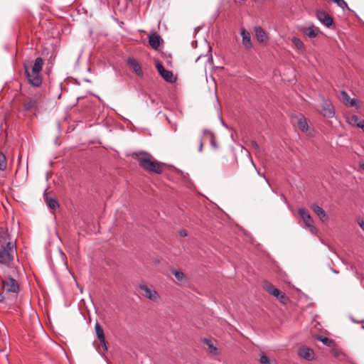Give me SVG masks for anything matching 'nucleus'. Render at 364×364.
Here are the masks:
<instances>
[{
	"label": "nucleus",
	"instance_id": "3",
	"mask_svg": "<svg viewBox=\"0 0 364 364\" xmlns=\"http://www.w3.org/2000/svg\"><path fill=\"white\" fill-rule=\"evenodd\" d=\"M16 253L15 245L12 242H6V245H2L0 247V262L9 265L13 262Z\"/></svg>",
	"mask_w": 364,
	"mask_h": 364
},
{
	"label": "nucleus",
	"instance_id": "27",
	"mask_svg": "<svg viewBox=\"0 0 364 364\" xmlns=\"http://www.w3.org/2000/svg\"><path fill=\"white\" fill-rule=\"evenodd\" d=\"M359 117L357 115L355 114H350L346 117V121L347 122L352 125L356 127L358 122Z\"/></svg>",
	"mask_w": 364,
	"mask_h": 364
},
{
	"label": "nucleus",
	"instance_id": "23",
	"mask_svg": "<svg viewBox=\"0 0 364 364\" xmlns=\"http://www.w3.org/2000/svg\"><path fill=\"white\" fill-rule=\"evenodd\" d=\"M316 338L318 341L322 342L326 346L332 347V346H334V341L332 340V339H330V338H328L327 337H323V336H316Z\"/></svg>",
	"mask_w": 364,
	"mask_h": 364
},
{
	"label": "nucleus",
	"instance_id": "38",
	"mask_svg": "<svg viewBox=\"0 0 364 364\" xmlns=\"http://www.w3.org/2000/svg\"><path fill=\"white\" fill-rule=\"evenodd\" d=\"M203 150V141L202 139L200 140L199 141V149H198V151H202Z\"/></svg>",
	"mask_w": 364,
	"mask_h": 364
},
{
	"label": "nucleus",
	"instance_id": "39",
	"mask_svg": "<svg viewBox=\"0 0 364 364\" xmlns=\"http://www.w3.org/2000/svg\"><path fill=\"white\" fill-rule=\"evenodd\" d=\"M4 299H5L4 296L0 293V303L4 302Z\"/></svg>",
	"mask_w": 364,
	"mask_h": 364
},
{
	"label": "nucleus",
	"instance_id": "20",
	"mask_svg": "<svg viewBox=\"0 0 364 364\" xmlns=\"http://www.w3.org/2000/svg\"><path fill=\"white\" fill-rule=\"evenodd\" d=\"M44 200L48 207L52 210H55L59 207L58 201L53 198L48 197L46 193H44Z\"/></svg>",
	"mask_w": 364,
	"mask_h": 364
},
{
	"label": "nucleus",
	"instance_id": "35",
	"mask_svg": "<svg viewBox=\"0 0 364 364\" xmlns=\"http://www.w3.org/2000/svg\"><path fill=\"white\" fill-rule=\"evenodd\" d=\"M9 237V235L5 233L3 235L0 236V242H6V238Z\"/></svg>",
	"mask_w": 364,
	"mask_h": 364
},
{
	"label": "nucleus",
	"instance_id": "37",
	"mask_svg": "<svg viewBox=\"0 0 364 364\" xmlns=\"http://www.w3.org/2000/svg\"><path fill=\"white\" fill-rule=\"evenodd\" d=\"M251 144H252V146L254 147L255 149H258L259 148V145L257 144V143L255 141H252L251 142Z\"/></svg>",
	"mask_w": 364,
	"mask_h": 364
},
{
	"label": "nucleus",
	"instance_id": "6",
	"mask_svg": "<svg viewBox=\"0 0 364 364\" xmlns=\"http://www.w3.org/2000/svg\"><path fill=\"white\" fill-rule=\"evenodd\" d=\"M156 68L160 75L168 82H175L176 77L173 76L172 71L166 70L159 60L155 61Z\"/></svg>",
	"mask_w": 364,
	"mask_h": 364
},
{
	"label": "nucleus",
	"instance_id": "4",
	"mask_svg": "<svg viewBox=\"0 0 364 364\" xmlns=\"http://www.w3.org/2000/svg\"><path fill=\"white\" fill-rule=\"evenodd\" d=\"M1 288L6 293L18 294L19 291V284L17 280L11 276H6L1 279Z\"/></svg>",
	"mask_w": 364,
	"mask_h": 364
},
{
	"label": "nucleus",
	"instance_id": "11",
	"mask_svg": "<svg viewBox=\"0 0 364 364\" xmlns=\"http://www.w3.org/2000/svg\"><path fill=\"white\" fill-rule=\"evenodd\" d=\"M292 122L296 124L299 129L304 132H307L309 129L306 119L301 114L294 117L292 118Z\"/></svg>",
	"mask_w": 364,
	"mask_h": 364
},
{
	"label": "nucleus",
	"instance_id": "7",
	"mask_svg": "<svg viewBox=\"0 0 364 364\" xmlns=\"http://www.w3.org/2000/svg\"><path fill=\"white\" fill-rule=\"evenodd\" d=\"M139 289L144 291V296L149 300L157 302L160 299L159 293L153 289H151L146 284H140L139 286Z\"/></svg>",
	"mask_w": 364,
	"mask_h": 364
},
{
	"label": "nucleus",
	"instance_id": "26",
	"mask_svg": "<svg viewBox=\"0 0 364 364\" xmlns=\"http://www.w3.org/2000/svg\"><path fill=\"white\" fill-rule=\"evenodd\" d=\"M171 273L175 276L177 280L181 282L186 279V274L181 270L171 269Z\"/></svg>",
	"mask_w": 364,
	"mask_h": 364
},
{
	"label": "nucleus",
	"instance_id": "16",
	"mask_svg": "<svg viewBox=\"0 0 364 364\" xmlns=\"http://www.w3.org/2000/svg\"><path fill=\"white\" fill-rule=\"evenodd\" d=\"M311 208L312 210L317 215V216L322 221H325L327 220V215L325 212V210L321 208L319 205H318L316 203H313L311 205Z\"/></svg>",
	"mask_w": 364,
	"mask_h": 364
},
{
	"label": "nucleus",
	"instance_id": "1",
	"mask_svg": "<svg viewBox=\"0 0 364 364\" xmlns=\"http://www.w3.org/2000/svg\"><path fill=\"white\" fill-rule=\"evenodd\" d=\"M132 156L144 170L158 174L162 173L161 164L155 160L149 153L146 151L134 152L132 154Z\"/></svg>",
	"mask_w": 364,
	"mask_h": 364
},
{
	"label": "nucleus",
	"instance_id": "17",
	"mask_svg": "<svg viewBox=\"0 0 364 364\" xmlns=\"http://www.w3.org/2000/svg\"><path fill=\"white\" fill-rule=\"evenodd\" d=\"M24 110L26 112H36L38 109V103L35 100H28L23 103Z\"/></svg>",
	"mask_w": 364,
	"mask_h": 364
},
{
	"label": "nucleus",
	"instance_id": "28",
	"mask_svg": "<svg viewBox=\"0 0 364 364\" xmlns=\"http://www.w3.org/2000/svg\"><path fill=\"white\" fill-rule=\"evenodd\" d=\"M7 162L5 155L0 151V171H4L6 168Z\"/></svg>",
	"mask_w": 364,
	"mask_h": 364
},
{
	"label": "nucleus",
	"instance_id": "31",
	"mask_svg": "<svg viewBox=\"0 0 364 364\" xmlns=\"http://www.w3.org/2000/svg\"><path fill=\"white\" fill-rule=\"evenodd\" d=\"M335 4H336L339 7L344 9L346 8L348 9V4L344 0H332Z\"/></svg>",
	"mask_w": 364,
	"mask_h": 364
},
{
	"label": "nucleus",
	"instance_id": "42",
	"mask_svg": "<svg viewBox=\"0 0 364 364\" xmlns=\"http://www.w3.org/2000/svg\"><path fill=\"white\" fill-rule=\"evenodd\" d=\"M360 167L362 169H364V163H363V164H360Z\"/></svg>",
	"mask_w": 364,
	"mask_h": 364
},
{
	"label": "nucleus",
	"instance_id": "10",
	"mask_svg": "<svg viewBox=\"0 0 364 364\" xmlns=\"http://www.w3.org/2000/svg\"><path fill=\"white\" fill-rule=\"evenodd\" d=\"M321 113L323 114V116L328 118H331L334 116L335 111L331 102L328 100H324L323 102L321 105Z\"/></svg>",
	"mask_w": 364,
	"mask_h": 364
},
{
	"label": "nucleus",
	"instance_id": "14",
	"mask_svg": "<svg viewBox=\"0 0 364 364\" xmlns=\"http://www.w3.org/2000/svg\"><path fill=\"white\" fill-rule=\"evenodd\" d=\"M301 31L309 38H316L320 33L319 28L314 26H304L301 28Z\"/></svg>",
	"mask_w": 364,
	"mask_h": 364
},
{
	"label": "nucleus",
	"instance_id": "12",
	"mask_svg": "<svg viewBox=\"0 0 364 364\" xmlns=\"http://www.w3.org/2000/svg\"><path fill=\"white\" fill-rule=\"evenodd\" d=\"M127 65L132 69L137 76L142 77L143 71L138 60L134 58H129L127 59Z\"/></svg>",
	"mask_w": 364,
	"mask_h": 364
},
{
	"label": "nucleus",
	"instance_id": "41",
	"mask_svg": "<svg viewBox=\"0 0 364 364\" xmlns=\"http://www.w3.org/2000/svg\"><path fill=\"white\" fill-rule=\"evenodd\" d=\"M102 346L104 348L105 350H107V346H106V342L105 341H104V343H100Z\"/></svg>",
	"mask_w": 364,
	"mask_h": 364
},
{
	"label": "nucleus",
	"instance_id": "30",
	"mask_svg": "<svg viewBox=\"0 0 364 364\" xmlns=\"http://www.w3.org/2000/svg\"><path fill=\"white\" fill-rule=\"evenodd\" d=\"M259 362L261 364H272L269 358L264 353L259 354Z\"/></svg>",
	"mask_w": 364,
	"mask_h": 364
},
{
	"label": "nucleus",
	"instance_id": "5",
	"mask_svg": "<svg viewBox=\"0 0 364 364\" xmlns=\"http://www.w3.org/2000/svg\"><path fill=\"white\" fill-rule=\"evenodd\" d=\"M299 213L301 217L305 227L307 228L312 234H316L317 232L316 228L314 225V220L311 218L309 212L304 208H299Z\"/></svg>",
	"mask_w": 364,
	"mask_h": 364
},
{
	"label": "nucleus",
	"instance_id": "43",
	"mask_svg": "<svg viewBox=\"0 0 364 364\" xmlns=\"http://www.w3.org/2000/svg\"><path fill=\"white\" fill-rule=\"evenodd\" d=\"M128 1H130V2L132 1V0H128Z\"/></svg>",
	"mask_w": 364,
	"mask_h": 364
},
{
	"label": "nucleus",
	"instance_id": "32",
	"mask_svg": "<svg viewBox=\"0 0 364 364\" xmlns=\"http://www.w3.org/2000/svg\"><path fill=\"white\" fill-rule=\"evenodd\" d=\"M204 133L205 134H208L210 136V144L211 145L214 147V148H217V145H216V143L215 141V139H214V134L213 132H211L210 131H207V130H204Z\"/></svg>",
	"mask_w": 364,
	"mask_h": 364
},
{
	"label": "nucleus",
	"instance_id": "29",
	"mask_svg": "<svg viewBox=\"0 0 364 364\" xmlns=\"http://www.w3.org/2000/svg\"><path fill=\"white\" fill-rule=\"evenodd\" d=\"M277 298L284 304H287L289 301V298L282 291L280 292V294Z\"/></svg>",
	"mask_w": 364,
	"mask_h": 364
},
{
	"label": "nucleus",
	"instance_id": "9",
	"mask_svg": "<svg viewBox=\"0 0 364 364\" xmlns=\"http://www.w3.org/2000/svg\"><path fill=\"white\" fill-rule=\"evenodd\" d=\"M240 36H242V44L243 47L247 50L251 49L252 43L251 41V36L250 32L244 27L240 28Z\"/></svg>",
	"mask_w": 364,
	"mask_h": 364
},
{
	"label": "nucleus",
	"instance_id": "24",
	"mask_svg": "<svg viewBox=\"0 0 364 364\" xmlns=\"http://www.w3.org/2000/svg\"><path fill=\"white\" fill-rule=\"evenodd\" d=\"M291 41L299 50L301 52L305 51V46L299 38L293 37Z\"/></svg>",
	"mask_w": 364,
	"mask_h": 364
},
{
	"label": "nucleus",
	"instance_id": "2",
	"mask_svg": "<svg viewBox=\"0 0 364 364\" xmlns=\"http://www.w3.org/2000/svg\"><path fill=\"white\" fill-rule=\"evenodd\" d=\"M44 61L42 58H36L34 64L29 70L28 65L24 64L25 74L29 84L36 87H39L43 82L41 71Z\"/></svg>",
	"mask_w": 364,
	"mask_h": 364
},
{
	"label": "nucleus",
	"instance_id": "33",
	"mask_svg": "<svg viewBox=\"0 0 364 364\" xmlns=\"http://www.w3.org/2000/svg\"><path fill=\"white\" fill-rule=\"evenodd\" d=\"M357 127L361 128L364 131V119H358Z\"/></svg>",
	"mask_w": 364,
	"mask_h": 364
},
{
	"label": "nucleus",
	"instance_id": "36",
	"mask_svg": "<svg viewBox=\"0 0 364 364\" xmlns=\"http://www.w3.org/2000/svg\"><path fill=\"white\" fill-rule=\"evenodd\" d=\"M179 235L181 237H186L187 236V232L185 230H181L179 231Z\"/></svg>",
	"mask_w": 364,
	"mask_h": 364
},
{
	"label": "nucleus",
	"instance_id": "18",
	"mask_svg": "<svg viewBox=\"0 0 364 364\" xmlns=\"http://www.w3.org/2000/svg\"><path fill=\"white\" fill-rule=\"evenodd\" d=\"M255 32L257 38V41L259 43L267 42V36L266 33L263 30V28L260 26H257L255 28Z\"/></svg>",
	"mask_w": 364,
	"mask_h": 364
},
{
	"label": "nucleus",
	"instance_id": "13",
	"mask_svg": "<svg viewBox=\"0 0 364 364\" xmlns=\"http://www.w3.org/2000/svg\"><path fill=\"white\" fill-rule=\"evenodd\" d=\"M298 355L307 360H312L314 358V350L311 348L306 346L300 348L298 350Z\"/></svg>",
	"mask_w": 364,
	"mask_h": 364
},
{
	"label": "nucleus",
	"instance_id": "22",
	"mask_svg": "<svg viewBox=\"0 0 364 364\" xmlns=\"http://www.w3.org/2000/svg\"><path fill=\"white\" fill-rule=\"evenodd\" d=\"M95 330L97 339L100 343H104L105 336L102 327L98 323H96Z\"/></svg>",
	"mask_w": 364,
	"mask_h": 364
},
{
	"label": "nucleus",
	"instance_id": "8",
	"mask_svg": "<svg viewBox=\"0 0 364 364\" xmlns=\"http://www.w3.org/2000/svg\"><path fill=\"white\" fill-rule=\"evenodd\" d=\"M316 17L319 21L328 28L331 27L333 24L332 17L323 11H318L316 12Z\"/></svg>",
	"mask_w": 364,
	"mask_h": 364
},
{
	"label": "nucleus",
	"instance_id": "19",
	"mask_svg": "<svg viewBox=\"0 0 364 364\" xmlns=\"http://www.w3.org/2000/svg\"><path fill=\"white\" fill-rule=\"evenodd\" d=\"M341 95L342 96V99H343V103L346 105L349 106L350 107H354V106L356 105V100L355 99H351L346 92L342 91L341 92Z\"/></svg>",
	"mask_w": 364,
	"mask_h": 364
},
{
	"label": "nucleus",
	"instance_id": "44",
	"mask_svg": "<svg viewBox=\"0 0 364 364\" xmlns=\"http://www.w3.org/2000/svg\"><path fill=\"white\" fill-rule=\"evenodd\" d=\"M2 264L1 262H0V264Z\"/></svg>",
	"mask_w": 364,
	"mask_h": 364
},
{
	"label": "nucleus",
	"instance_id": "15",
	"mask_svg": "<svg viewBox=\"0 0 364 364\" xmlns=\"http://www.w3.org/2000/svg\"><path fill=\"white\" fill-rule=\"evenodd\" d=\"M161 40L160 36L156 33H152L149 36V43L154 50H157L159 48Z\"/></svg>",
	"mask_w": 364,
	"mask_h": 364
},
{
	"label": "nucleus",
	"instance_id": "34",
	"mask_svg": "<svg viewBox=\"0 0 364 364\" xmlns=\"http://www.w3.org/2000/svg\"><path fill=\"white\" fill-rule=\"evenodd\" d=\"M358 223L359 226L361 228V229L364 231V220L359 219L358 220Z\"/></svg>",
	"mask_w": 364,
	"mask_h": 364
},
{
	"label": "nucleus",
	"instance_id": "40",
	"mask_svg": "<svg viewBox=\"0 0 364 364\" xmlns=\"http://www.w3.org/2000/svg\"><path fill=\"white\" fill-rule=\"evenodd\" d=\"M102 346L104 348L105 350H107V346H106V342L105 341H104V343H100Z\"/></svg>",
	"mask_w": 364,
	"mask_h": 364
},
{
	"label": "nucleus",
	"instance_id": "25",
	"mask_svg": "<svg viewBox=\"0 0 364 364\" xmlns=\"http://www.w3.org/2000/svg\"><path fill=\"white\" fill-rule=\"evenodd\" d=\"M205 344H206L208 347V350L211 353L215 355L218 354V348L213 345L212 341L210 339L205 338L203 340Z\"/></svg>",
	"mask_w": 364,
	"mask_h": 364
},
{
	"label": "nucleus",
	"instance_id": "21",
	"mask_svg": "<svg viewBox=\"0 0 364 364\" xmlns=\"http://www.w3.org/2000/svg\"><path fill=\"white\" fill-rule=\"evenodd\" d=\"M264 289L269 294L274 296V297H278L281 292L279 289L276 288L273 284L270 283L266 284L264 285Z\"/></svg>",
	"mask_w": 364,
	"mask_h": 364
}]
</instances>
